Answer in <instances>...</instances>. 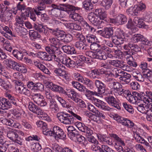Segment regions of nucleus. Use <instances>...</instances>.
I'll return each instance as SVG.
<instances>
[{
	"mask_svg": "<svg viewBox=\"0 0 152 152\" xmlns=\"http://www.w3.org/2000/svg\"><path fill=\"white\" fill-rule=\"evenodd\" d=\"M57 117L61 123L64 124H72L75 122V119L72 115L64 112L58 113Z\"/></svg>",
	"mask_w": 152,
	"mask_h": 152,
	"instance_id": "nucleus-1",
	"label": "nucleus"
},
{
	"mask_svg": "<svg viewBox=\"0 0 152 152\" xmlns=\"http://www.w3.org/2000/svg\"><path fill=\"white\" fill-rule=\"evenodd\" d=\"M15 88L19 93L23 94L26 96H29L31 94V91L26 87V86L20 81H16L15 82Z\"/></svg>",
	"mask_w": 152,
	"mask_h": 152,
	"instance_id": "nucleus-2",
	"label": "nucleus"
},
{
	"mask_svg": "<svg viewBox=\"0 0 152 152\" xmlns=\"http://www.w3.org/2000/svg\"><path fill=\"white\" fill-rule=\"evenodd\" d=\"M131 40L132 43H137L141 42L143 44L148 46H150L152 43L151 41L148 40L142 35L139 34H136L132 35Z\"/></svg>",
	"mask_w": 152,
	"mask_h": 152,
	"instance_id": "nucleus-3",
	"label": "nucleus"
},
{
	"mask_svg": "<svg viewBox=\"0 0 152 152\" xmlns=\"http://www.w3.org/2000/svg\"><path fill=\"white\" fill-rule=\"evenodd\" d=\"M59 59L62 64L66 65L67 67L69 68L75 67L76 64L78 66H80L81 64L78 61L76 63L68 57H66L65 55H61L59 56Z\"/></svg>",
	"mask_w": 152,
	"mask_h": 152,
	"instance_id": "nucleus-4",
	"label": "nucleus"
},
{
	"mask_svg": "<svg viewBox=\"0 0 152 152\" xmlns=\"http://www.w3.org/2000/svg\"><path fill=\"white\" fill-rule=\"evenodd\" d=\"M138 99L143 102L146 104H151L152 102V92L147 91L145 92H141L137 94Z\"/></svg>",
	"mask_w": 152,
	"mask_h": 152,
	"instance_id": "nucleus-5",
	"label": "nucleus"
},
{
	"mask_svg": "<svg viewBox=\"0 0 152 152\" xmlns=\"http://www.w3.org/2000/svg\"><path fill=\"white\" fill-rule=\"evenodd\" d=\"M45 50L50 55L52 58V60L54 59L56 61H58V54L60 53L58 49L54 46L50 45V46H47L45 47Z\"/></svg>",
	"mask_w": 152,
	"mask_h": 152,
	"instance_id": "nucleus-6",
	"label": "nucleus"
},
{
	"mask_svg": "<svg viewBox=\"0 0 152 152\" xmlns=\"http://www.w3.org/2000/svg\"><path fill=\"white\" fill-rule=\"evenodd\" d=\"M88 18L89 20L92 23L94 26L100 28L101 25L102 23H104V22L102 20L99 19V18L96 13L91 12L89 14Z\"/></svg>",
	"mask_w": 152,
	"mask_h": 152,
	"instance_id": "nucleus-7",
	"label": "nucleus"
},
{
	"mask_svg": "<svg viewBox=\"0 0 152 152\" xmlns=\"http://www.w3.org/2000/svg\"><path fill=\"white\" fill-rule=\"evenodd\" d=\"M17 10L20 11L21 12V15L22 17L26 18L29 16L30 12L32 11L33 9L31 7H26V6L24 4H21L20 2L17 5Z\"/></svg>",
	"mask_w": 152,
	"mask_h": 152,
	"instance_id": "nucleus-8",
	"label": "nucleus"
},
{
	"mask_svg": "<svg viewBox=\"0 0 152 152\" xmlns=\"http://www.w3.org/2000/svg\"><path fill=\"white\" fill-rule=\"evenodd\" d=\"M34 102L41 107H44L47 104L43 96L39 93L34 94L32 95Z\"/></svg>",
	"mask_w": 152,
	"mask_h": 152,
	"instance_id": "nucleus-9",
	"label": "nucleus"
},
{
	"mask_svg": "<svg viewBox=\"0 0 152 152\" xmlns=\"http://www.w3.org/2000/svg\"><path fill=\"white\" fill-rule=\"evenodd\" d=\"M0 121L4 124L15 128L19 129L20 128L21 126L19 123L15 122L11 119H8L6 118H0Z\"/></svg>",
	"mask_w": 152,
	"mask_h": 152,
	"instance_id": "nucleus-10",
	"label": "nucleus"
},
{
	"mask_svg": "<svg viewBox=\"0 0 152 152\" xmlns=\"http://www.w3.org/2000/svg\"><path fill=\"white\" fill-rule=\"evenodd\" d=\"M110 86L112 87L111 89V93L115 95L118 96L123 88L121 84L118 82H112L110 83Z\"/></svg>",
	"mask_w": 152,
	"mask_h": 152,
	"instance_id": "nucleus-11",
	"label": "nucleus"
},
{
	"mask_svg": "<svg viewBox=\"0 0 152 152\" xmlns=\"http://www.w3.org/2000/svg\"><path fill=\"white\" fill-rule=\"evenodd\" d=\"M53 136L55 138H59L61 139H64L66 137V134L63 130L59 126H55L53 129Z\"/></svg>",
	"mask_w": 152,
	"mask_h": 152,
	"instance_id": "nucleus-12",
	"label": "nucleus"
},
{
	"mask_svg": "<svg viewBox=\"0 0 152 152\" xmlns=\"http://www.w3.org/2000/svg\"><path fill=\"white\" fill-rule=\"evenodd\" d=\"M105 99L109 105L118 109H120V104L119 100H117L113 96L109 95L105 98Z\"/></svg>",
	"mask_w": 152,
	"mask_h": 152,
	"instance_id": "nucleus-13",
	"label": "nucleus"
},
{
	"mask_svg": "<svg viewBox=\"0 0 152 152\" xmlns=\"http://www.w3.org/2000/svg\"><path fill=\"white\" fill-rule=\"evenodd\" d=\"M147 64L145 62H141L140 67L143 70V75L147 79L152 78V71L147 68Z\"/></svg>",
	"mask_w": 152,
	"mask_h": 152,
	"instance_id": "nucleus-14",
	"label": "nucleus"
},
{
	"mask_svg": "<svg viewBox=\"0 0 152 152\" xmlns=\"http://www.w3.org/2000/svg\"><path fill=\"white\" fill-rule=\"evenodd\" d=\"M61 7H60V10H61L64 11L68 14L72 12L73 13L75 12L76 11L80 10V8L78 7H75L73 5L66 4H61Z\"/></svg>",
	"mask_w": 152,
	"mask_h": 152,
	"instance_id": "nucleus-15",
	"label": "nucleus"
},
{
	"mask_svg": "<svg viewBox=\"0 0 152 152\" xmlns=\"http://www.w3.org/2000/svg\"><path fill=\"white\" fill-rule=\"evenodd\" d=\"M65 66L63 65L59 64L58 67L54 69V73L56 75L63 77L65 79H67L68 77L65 70Z\"/></svg>",
	"mask_w": 152,
	"mask_h": 152,
	"instance_id": "nucleus-16",
	"label": "nucleus"
},
{
	"mask_svg": "<svg viewBox=\"0 0 152 152\" xmlns=\"http://www.w3.org/2000/svg\"><path fill=\"white\" fill-rule=\"evenodd\" d=\"M124 36L120 31L115 32V35L112 37V41L115 45H121L124 43Z\"/></svg>",
	"mask_w": 152,
	"mask_h": 152,
	"instance_id": "nucleus-17",
	"label": "nucleus"
},
{
	"mask_svg": "<svg viewBox=\"0 0 152 152\" xmlns=\"http://www.w3.org/2000/svg\"><path fill=\"white\" fill-rule=\"evenodd\" d=\"M46 86L55 92H58L60 93L64 94L65 90L61 86L54 84L50 81H47L45 83Z\"/></svg>",
	"mask_w": 152,
	"mask_h": 152,
	"instance_id": "nucleus-18",
	"label": "nucleus"
},
{
	"mask_svg": "<svg viewBox=\"0 0 152 152\" xmlns=\"http://www.w3.org/2000/svg\"><path fill=\"white\" fill-rule=\"evenodd\" d=\"M13 16L11 12L7 10L1 12L0 14L1 20L5 23L9 22L12 18Z\"/></svg>",
	"mask_w": 152,
	"mask_h": 152,
	"instance_id": "nucleus-19",
	"label": "nucleus"
},
{
	"mask_svg": "<svg viewBox=\"0 0 152 152\" xmlns=\"http://www.w3.org/2000/svg\"><path fill=\"white\" fill-rule=\"evenodd\" d=\"M64 94L66 95L69 97L75 102L79 97L78 94L74 89L71 88H66L65 90Z\"/></svg>",
	"mask_w": 152,
	"mask_h": 152,
	"instance_id": "nucleus-20",
	"label": "nucleus"
},
{
	"mask_svg": "<svg viewBox=\"0 0 152 152\" xmlns=\"http://www.w3.org/2000/svg\"><path fill=\"white\" fill-rule=\"evenodd\" d=\"M75 125L80 131L86 133L89 135L93 133L92 131L86 126L83 123L77 121L75 123Z\"/></svg>",
	"mask_w": 152,
	"mask_h": 152,
	"instance_id": "nucleus-21",
	"label": "nucleus"
},
{
	"mask_svg": "<svg viewBox=\"0 0 152 152\" xmlns=\"http://www.w3.org/2000/svg\"><path fill=\"white\" fill-rule=\"evenodd\" d=\"M94 104L98 108L101 109L108 111H111L112 108L108 106L105 105V103L98 99H94Z\"/></svg>",
	"mask_w": 152,
	"mask_h": 152,
	"instance_id": "nucleus-22",
	"label": "nucleus"
},
{
	"mask_svg": "<svg viewBox=\"0 0 152 152\" xmlns=\"http://www.w3.org/2000/svg\"><path fill=\"white\" fill-rule=\"evenodd\" d=\"M94 84L96 87L97 88L98 93L102 95L105 91L106 86L102 81L96 80H95Z\"/></svg>",
	"mask_w": 152,
	"mask_h": 152,
	"instance_id": "nucleus-23",
	"label": "nucleus"
},
{
	"mask_svg": "<svg viewBox=\"0 0 152 152\" xmlns=\"http://www.w3.org/2000/svg\"><path fill=\"white\" fill-rule=\"evenodd\" d=\"M113 31L114 29L112 27L105 28L102 33V35L104 37L109 39L112 37Z\"/></svg>",
	"mask_w": 152,
	"mask_h": 152,
	"instance_id": "nucleus-24",
	"label": "nucleus"
},
{
	"mask_svg": "<svg viewBox=\"0 0 152 152\" xmlns=\"http://www.w3.org/2000/svg\"><path fill=\"white\" fill-rule=\"evenodd\" d=\"M5 95L6 97L8 98V99H9L10 108L12 107V104L15 107L19 106V101L17 98L7 93H6Z\"/></svg>",
	"mask_w": 152,
	"mask_h": 152,
	"instance_id": "nucleus-25",
	"label": "nucleus"
},
{
	"mask_svg": "<svg viewBox=\"0 0 152 152\" xmlns=\"http://www.w3.org/2000/svg\"><path fill=\"white\" fill-rule=\"evenodd\" d=\"M134 138L135 140L138 142L143 144L146 146L149 147L150 145L138 132L136 131L134 132Z\"/></svg>",
	"mask_w": 152,
	"mask_h": 152,
	"instance_id": "nucleus-26",
	"label": "nucleus"
},
{
	"mask_svg": "<svg viewBox=\"0 0 152 152\" xmlns=\"http://www.w3.org/2000/svg\"><path fill=\"white\" fill-rule=\"evenodd\" d=\"M34 65L44 73L50 75L51 73L48 69L40 62L36 61H34Z\"/></svg>",
	"mask_w": 152,
	"mask_h": 152,
	"instance_id": "nucleus-27",
	"label": "nucleus"
},
{
	"mask_svg": "<svg viewBox=\"0 0 152 152\" xmlns=\"http://www.w3.org/2000/svg\"><path fill=\"white\" fill-rule=\"evenodd\" d=\"M49 42L51 45L54 46L58 49L63 45V44L62 42L61 39L59 40L56 38L54 37H50L49 39Z\"/></svg>",
	"mask_w": 152,
	"mask_h": 152,
	"instance_id": "nucleus-28",
	"label": "nucleus"
},
{
	"mask_svg": "<svg viewBox=\"0 0 152 152\" xmlns=\"http://www.w3.org/2000/svg\"><path fill=\"white\" fill-rule=\"evenodd\" d=\"M28 108L29 110L34 113L39 114L42 111V109L38 107L36 105L32 102H30L29 103Z\"/></svg>",
	"mask_w": 152,
	"mask_h": 152,
	"instance_id": "nucleus-29",
	"label": "nucleus"
},
{
	"mask_svg": "<svg viewBox=\"0 0 152 152\" xmlns=\"http://www.w3.org/2000/svg\"><path fill=\"white\" fill-rule=\"evenodd\" d=\"M62 49L65 53L69 54H76L77 53L74 47L69 45L62 46Z\"/></svg>",
	"mask_w": 152,
	"mask_h": 152,
	"instance_id": "nucleus-30",
	"label": "nucleus"
},
{
	"mask_svg": "<svg viewBox=\"0 0 152 152\" xmlns=\"http://www.w3.org/2000/svg\"><path fill=\"white\" fill-rule=\"evenodd\" d=\"M138 94H140V93H139L136 91L133 92L132 95L131 94L130 95L127 97L126 99L130 103L133 104H136L137 100H141L138 98Z\"/></svg>",
	"mask_w": 152,
	"mask_h": 152,
	"instance_id": "nucleus-31",
	"label": "nucleus"
},
{
	"mask_svg": "<svg viewBox=\"0 0 152 152\" xmlns=\"http://www.w3.org/2000/svg\"><path fill=\"white\" fill-rule=\"evenodd\" d=\"M66 27L69 29H73L78 31H81V26L77 23H66L64 24Z\"/></svg>",
	"mask_w": 152,
	"mask_h": 152,
	"instance_id": "nucleus-32",
	"label": "nucleus"
},
{
	"mask_svg": "<svg viewBox=\"0 0 152 152\" xmlns=\"http://www.w3.org/2000/svg\"><path fill=\"white\" fill-rule=\"evenodd\" d=\"M56 98L58 101L61 104L62 106L64 107L70 108L73 106L74 105V102L72 101L70 102V103H68L66 102L65 100L58 96H56Z\"/></svg>",
	"mask_w": 152,
	"mask_h": 152,
	"instance_id": "nucleus-33",
	"label": "nucleus"
},
{
	"mask_svg": "<svg viewBox=\"0 0 152 152\" xmlns=\"http://www.w3.org/2000/svg\"><path fill=\"white\" fill-rule=\"evenodd\" d=\"M69 18L75 21H78L80 23L84 20L81 15L75 12L70 14L69 15Z\"/></svg>",
	"mask_w": 152,
	"mask_h": 152,
	"instance_id": "nucleus-34",
	"label": "nucleus"
},
{
	"mask_svg": "<svg viewBox=\"0 0 152 152\" xmlns=\"http://www.w3.org/2000/svg\"><path fill=\"white\" fill-rule=\"evenodd\" d=\"M45 9V4L41 2L39 4L35 7L34 11L35 14L38 16L40 15L42 13L40 11L44 10Z\"/></svg>",
	"mask_w": 152,
	"mask_h": 152,
	"instance_id": "nucleus-35",
	"label": "nucleus"
},
{
	"mask_svg": "<svg viewBox=\"0 0 152 152\" xmlns=\"http://www.w3.org/2000/svg\"><path fill=\"white\" fill-rule=\"evenodd\" d=\"M131 76L130 75L124 72L121 77L119 78L120 81H123L124 83L128 84L130 81Z\"/></svg>",
	"mask_w": 152,
	"mask_h": 152,
	"instance_id": "nucleus-36",
	"label": "nucleus"
},
{
	"mask_svg": "<svg viewBox=\"0 0 152 152\" xmlns=\"http://www.w3.org/2000/svg\"><path fill=\"white\" fill-rule=\"evenodd\" d=\"M97 137L101 141L105 142L106 144L109 145H112L113 144L111 139L106 134L98 135Z\"/></svg>",
	"mask_w": 152,
	"mask_h": 152,
	"instance_id": "nucleus-37",
	"label": "nucleus"
},
{
	"mask_svg": "<svg viewBox=\"0 0 152 152\" xmlns=\"http://www.w3.org/2000/svg\"><path fill=\"white\" fill-rule=\"evenodd\" d=\"M133 21L135 24H137V26L140 28H145L146 26L143 22V19L140 17H135Z\"/></svg>",
	"mask_w": 152,
	"mask_h": 152,
	"instance_id": "nucleus-38",
	"label": "nucleus"
},
{
	"mask_svg": "<svg viewBox=\"0 0 152 152\" xmlns=\"http://www.w3.org/2000/svg\"><path fill=\"white\" fill-rule=\"evenodd\" d=\"M37 56L39 58L45 61H50L52 60L51 56L48 55L47 53L44 52H39L37 53Z\"/></svg>",
	"mask_w": 152,
	"mask_h": 152,
	"instance_id": "nucleus-39",
	"label": "nucleus"
},
{
	"mask_svg": "<svg viewBox=\"0 0 152 152\" xmlns=\"http://www.w3.org/2000/svg\"><path fill=\"white\" fill-rule=\"evenodd\" d=\"M96 14L99 16V19L102 21H107V15L105 12L101 9H96L95 10Z\"/></svg>",
	"mask_w": 152,
	"mask_h": 152,
	"instance_id": "nucleus-40",
	"label": "nucleus"
},
{
	"mask_svg": "<svg viewBox=\"0 0 152 152\" xmlns=\"http://www.w3.org/2000/svg\"><path fill=\"white\" fill-rule=\"evenodd\" d=\"M46 26L43 25L42 24L35 23L34 24V28L39 33H42L44 34V31L45 30Z\"/></svg>",
	"mask_w": 152,
	"mask_h": 152,
	"instance_id": "nucleus-41",
	"label": "nucleus"
},
{
	"mask_svg": "<svg viewBox=\"0 0 152 152\" xmlns=\"http://www.w3.org/2000/svg\"><path fill=\"white\" fill-rule=\"evenodd\" d=\"M82 26L85 29L91 32H94L95 31V29L92 26L89 25V24L84 20L80 23Z\"/></svg>",
	"mask_w": 152,
	"mask_h": 152,
	"instance_id": "nucleus-42",
	"label": "nucleus"
},
{
	"mask_svg": "<svg viewBox=\"0 0 152 152\" xmlns=\"http://www.w3.org/2000/svg\"><path fill=\"white\" fill-rule=\"evenodd\" d=\"M29 35L30 39L32 40H35L37 39L40 38L41 35L36 31L34 30H30L29 31Z\"/></svg>",
	"mask_w": 152,
	"mask_h": 152,
	"instance_id": "nucleus-43",
	"label": "nucleus"
},
{
	"mask_svg": "<svg viewBox=\"0 0 152 152\" xmlns=\"http://www.w3.org/2000/svg\"><path fill=\"white\" fill-rule=\"evenodd\" d=\"M7 136L10 140L14 141L15 138L18 137V134L16 131L12 130L7 132Z\"/></svg>",
	"mask_w": 152,
	"mask_h": 152,
	"instance_id": "nucleus-44",
	"label": "nucleus"
},
{
	"mask_svg": "<svg viewBox=\"0 0 152 152\" xmlns=\"http://www.w3.org/2000/svg\"><path fill=\"white\" fill-rule=\"evenodd\" d=\"M103 50H102V49L99 50L96 52L95 57L100 60H105L106 59L105 52Z\"/></svg>",
	"mask_w": 152,
	"mask_h": 152,
	"instance_id": "nucleus-45",
	"label": "nucleus"
},
{
	"mask_svg": "<svg viewBox=\"0 0 152 152\" xmlns=\"http://www.w3.org/2000/svg\"><path fill=\"white\" fill-rule=\"evenodd\" d=\"M137 7L134 5L133 7H131L127 9L126 10L127 14L129 16L132 15H137L138 12L137 10Z\"/></svg>",
	"mask_w": 152,
	"mask_h": 152,
	"instance_id": "nucleus-46",
	"label": "nucleus"
},
{
	"mask_svg": "<svg viewBox=\"0 0 152 152\" xmlns=\"http://www.w3.org/2000/svg\"><path fill=\"white\" fill-rule=\"evenodd\" d=\"M100 74L98 69H95L91 70V72L89 76L93 79H97V80H98L100 79L99 77Z\"/></svg>",
	"mask_w": 152,
	"mask_h": 152,
	"instance_id": "nucleus-47",
	"label": "nucleus"
},
{
	"mask_svg": "<svg viewBox=\"0 0 152 152\" xmlns=\"http://www.w3.org/2000/svg\"><path fill=\"white\" fill-rule=\"evenodd\" d=\"M84 41L82 40L77 41L75 43V46L78 50H86V45Z\"/></svg>",
	"mask_w": 152,
	"mask_h": 152,
	"instance_id": "nucleus-48",
	"label": "nucleus"
},
{
	"mask_svg": "<svg viewBox=\"0 0 152 152\" xmlns=\"http://www.w3.org/2000/svg\"><path fill=\"white\" fill-rule=\"evenodd\" d=\"M7 150L9 152H19V149L16 148L15 145L11 143L9 141L6 145Z\"/></svg>",
	"mask_w": 152,
	"mask_h": 152,
	"instance_id": "nucleus-49",
	"label": "nucleus"
},
{
	"mask_svg": "<svg viewBox=\"0 0 152 152\" xmlns=\"http://www.w3.org/2000/svg\"><path fill=\"white\" fill-rule=\"evenodd\" d=\"M12 53L14 56L18 60H21L23 59V55L21 51L14 50H13Z\"/></svg>",
	"mask_w": 152,
	"mask_h": 152,
	"instance_id": "nucleus-50",
	"label": "nucleus"
},
{
	"mask_svg": "<svg viewBox=\"0 0 152 152\" xmlns=\"http://www.w3.org/2000/svg\"><path fill=\"white\" fill-rule=\"evenodd\" d=\"M109 135L111 137L114 139V140L119 142L121 145L123 146H125V144L124 141L116 134L112 133L109 134Z\"/></svg>",
	"mask_w": 152,
	"mask_h": 152,
	"instance_id": "nucleus-51",
	"label": "nucleus"
},
{
	"mask_svg": "<svg viewBox=\"0 0 152 152\" xmlns=\"http://www.w3.org/2000/svg\"><path fill=\"white\" fill-rule=\"evenodd\" d=\"M122 63L123 61L118 60H109V63L112 65L116 67L121 68L122 67Z\"/></svg>",
	"mask_w": 152,
	"mask_h": 152,
	"instance_id": "nucleus-52",
	"label": "nucleus"
},
{
	"mask_svg": "<svg viewBox=\"0 0 152 152\" xmlns=\"http://www.w3.org/2000/svg\"><path fill=\"white\" fill-rule=\"evenodd\" d=\"M113 2V0H103L101 3V6L106 10L110 8Z\"/></svg>",
	"mask_w": 152,
	"mask_h": 152,
	"instance_id": "nucleus-53",
	"label": "nucleus"
},
{
	"mask_svg": "<svg viewBox=\"0 0 152 152\" xmlns=\"http://www.w3.org/2000/svg\"><path fill=\"white\" fill-rule=\"evenodd\" d=\"M124 72L121 69H118L117 68H114L113 69V73L112 75L113 76V77L115 78L118 77H121Z\"/></svg>",
	"mask_w": 152,
	"mask_h": 152,
	"instance_id": "nucleus-54",
	"label": "nucleus"
},
{
	"mask_svg": "<svg viewBox=\"0 0 152 152\" xmlns=\"http://www.w3.org/2000/svg\"><path fill=\"white\" fill-rule=\"evenodd\" d=\"M83 7L87 10L90 11L93 9V6L88 0H86L83 2Z\"/></svg>",
	"mask_w": 152,
	"mask_h": 152,
	"instance_id": "nucleus-55",
	"label": "nucleus"
},
{
	"mask_svg": "<svg viewBox=\"0 0 152 152\" xmlns=\"http://www.w3.org/2000/svg\"><path fill=\"white\" fill-rule=\"evenodd\" d=\"M101 49L107 52L106 53H105L106 59L107 58H111L113 57L112 54L110 53L111 52V50L110 48L105 45H103L101 47Z\"/></svg>",
	"mask_w": 152,
	"mask_h": 152,
	"instance_id": "nucleus-56",
	"label": "nucleus"
},
{
	"mask_svg": "<svg viewBox=\"0 0 152 152\" xmlns=\"http://www.w3.org/2000/svg\"><path fill=\"white\" fill-rule=\"evenodd\" d=\"M100 42L99 41H96L95 42L91 44L90 48L91 50H99L100 48L101 49V47L104 45H101L99 44Z\"/></svg>",
	"mask_w": 152,
	"mask_h": 152,
	"instance_id": "nucleus-57",
	"label": "nucleus"
},
{
	"mask_svg": "<svg viewBox=\"0 0 152 152\" xmlns=\"http://www.w3.org/2000/svg\"><path fill=\"white\" fill-rule=\"evenodd\" d=\"M117 20L118 23L123 24L127 21V18L126 16L122 14H120L117 16Z\"/></svg>",
	"mask_w": 152,
	"mask_h": 152,
	"instance_id": "nucleus-58",
	"label": "nucleus"
},
{
	"mask_svg": "<svg viewBox=\"0 0 152 152\" xmlns=\"http://www.w3.org/2000/svg\"><path fill=\"white\" fill-rule=\"evenodd\" d=\"M73 37L70 34H64V38L61 39L62 42H64L67 43L70 42L73 39Z\"/></svg>",
	"mask_w": 152,
	"mask_h": 152,
	"instance_id": "nucleus-59",
	"label": "nucleus"
},
{
	"mask_svg": "<svg viewBox=\"0 0 152 152\" xmlns=\"http://www.w3.org/2000/svg\"><path fill=\"white\" fill-rule=\"evenodd\" d=\"M86 40L88 43L92 44L97 40L95 36L93 35L88 34L86 36Z\"/></svg>",
	"mask_w": 152,
	"mask_h": 152,
	"instance_id": "nucleus-60",
	"label": "nucleus"
},
{
	"mask_svg": "<svg viewBox=\"0 0 152 152\" xmlns=\"http://www.w3.org/2000/svg\"><path fill=\"white\" fill-rule=\"evenodd\" d=\"M56 30V28L55 29L50 28L48 27L47 25H46L45 27V31H44V34L46 36H48L50 34L49 32H50L54 35L55 34Z\"/></svg>",
	"mask_w": 152,
	"mask_h": 152,
	"instance_id": "nucleus-61",
	"label": "nucleus"
},
{
	"mask_svg": "<svg viewBox=\"0 0 152 152\" xmlns=\"http://www.w3.org/2000/svg\"><path fill=\"white\" fill-rule=\"evenodd\" d=\"M127 64L131 66L136 67L137 65V63L134 60L133 57L127 58L126 59Z\"/></svg>",
	"mask_w": 152,
	"mask_h": 152,
	"instance_id": "nucleus-62",
	"label": "nucleus"
},
{
	"mask_svg": "<svg viewBox=\"0 0 152 152\" xmlns=\"http://www.w3.org/2000/svg\"><path fill=\"white\" fill-rule=\"evenodd\" d=\"M41 112V113L40 114L37 115H39V117L41 118L42 119L48 122L51 121V119L48 115L46 113L44 112L42 110Z\"/></svg>",
	"mask_w": 152,
	"mask_h": 152,
	"instance_id": "nucleus-63",
	"label": "nucleus"
},
{
	"mask_svg": "<svg viewBox=\"0 0 152 152\" xmlns=\"http://www.w3.org/2000/svg\"><path fill=\"white\" fill-rule=\"evenodd\" d=\"M0 86L4 89L7 90L9 88H11V85H10V83L7 80H4L1 84Z\"/></svg>",
	"mask_w": 152,
	"mask_h": 152,
	"instance_id": "nucleus-64",
	"label": "nucleus"
}]
</instances>
